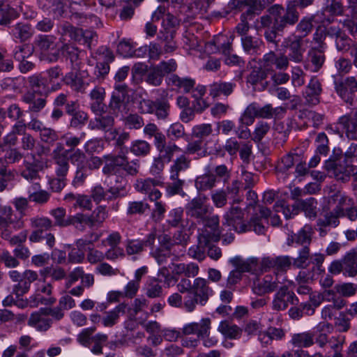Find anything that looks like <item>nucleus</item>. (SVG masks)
<instances>
[{"label": "nucleus", "instance_id": "nucleus-54", "mask_svg": "<svg viewBox=\"0 0 357 357\" xmlns=\"http://www.w3.org/2000/svg\"><path fill=\"white\" fill-rule=\"evenodd\" d=\"M31 227L36 229L48 230L52 226V222L50 219L46 217H33L30 219Z\"/></svg>", "mask_w": 357, "mask_h": 357}, {"label": "nucleus", "instance_id": "nucleus-45", "mask_svg": "<svg viewBox=\"0 0 357 357\" xmlns=\"http://www.w3.org/2000/svg\"><path fill=\"white\" fill-rule=\"evenodd\" d=\"M328 34L335 39L337 49L343 50L349 45L347 36L336 26H331L327 30Z\"/></svg>", "mask_w": 357, "mask_h": 357}, {"label": "nucleus", "instance_id": "nucleus-12", "mask_svg": "<svg viewBox=\"0 0 357 357\" xmlns=\"http://www.w3.org/2000/svg\"><path fill=\"white\" fill-rule=\"evenodd\" d=\"M51 324L52 319L48 317L45 308L32 313L28 320V325L38 331H47L51 327Z\"/></svg>", "mask_w": 357, "mask_h": 357}, {"label": "nucleus", "instance_id": "nucleus-2", "mask_svg": "<svg viewBox=\"0 0 357 357\" xmlns=\"http://www.w3.org/2000/svg\"><path fill=\"white\" fill-rule=\"evenodd\" d=\"M211 294L212 289L208 281L202 278H197L193 281L191 294L184 298L183 306L188 312H191L197 304L205 305Z\"/></svg>", "mask_w": 357, "mask_h": 357}, {"label": "nucleus", "instance_id": "nucleus-9", "mask_svg": "<svg viewBox=\"0 0 357 357\" xmlns=\"http://www.w3.org/2000/svg\"><path fill=\"white\" fill-rule=\"evenodd\" d=\"M206 200V197H197L192 199L186 206L188 215L197 219H204L210 209Z\"/></svg>", "mask_w": 357, "mask_h": 357}, {"label": "nucleus", "instance_id": "nucleus-55", "mask_svg": "<svg viewBox=\"0 0 357 357\" xmlns=\"http://www.w3.org/2000/svg\"><path fill=\"white\" fill-rule=\"evenodd\" d=\"M336 293L339 294L341 296L351 297L356 294L357 291V285L353 283H343L336 284L334 287Z\"/></svg>", "mask_w": 357, "mask_h": 357}, {"label": "nucleus", "instance_id": "nucleus-39", "mask_svg": "<svg viewBox=\"0 0 357 357\" xmlns=\"http://www.w3.org/2000/svg\"><path fill=\"white\" fill-rule=\"evenodd\" d=\"M255 118H258V105L252 102L245 109L239 121L241 124L249 126L255 122Z\"/></svg>", "mask_w": 357, "mask_h": 357}, {"label": "nucleus", "instance_id": "nucleus-1", "mask_svg": "<svg viewBox=\"0 0 357 357\" xmlns=\"http://www.w3.org/2000/svg\"><path fill=\"white\" fill-rule=\"evenodd\" d=\"M242 218L243 212L241 209L238 206H232L229 211L225 214L224 219L225 221L223 222V225L232 226L236 231L240 233L252 229L257 234H264L265 227L261 222L259 218H252L248 225L241 222Z\"/></svg>", "mask_w": 357, "mask_h": 357}, {"label": "nucleus", "instance_id": "nucleus-4", "mask_svg": "<svg viewBox=\"0 0 357 357\" xmlns=\"http://www.w3.org/2000/svg\"><path fill=\"white\" fill-rule=\"evenodd\" d=\"M307 40H304L303 36H294L284 38L282 46L289 49L288 56L291 62L295 63H302L304 58L305 48L304 45Z\"/></svg>", "mask_w": 357, "mask_h": 357}, {"label": "nucleus", "instance_id": "nucleus-60", "mask_svg": "<svg viewBox=\"0 0 357 357\" xmlns=\"http://www.w3.org/2000/svg\"><path fill=\"white\" fill-rule=\"evenodd\" d=\"M274 257H263L260 261L256 258V275L266 272L271 268L274 269Z\"/></svg>", "mask_w": 357, "mask_h": 357}, {"label": "nucleus", "instance_id": "nucleus-25", "mask_svg": "<svg viewBox=\"0 0 357 357\" xmlns=\"http://www.w3.org/2000/svg\"><path fill=\"white\" fill-rule=\"evenodd\" d=\"M38 274L36 271L31 270H26L22 273V280L15 287V291L17 296L23 295L26 293L30 284L33 282L38 280Z\"/></svg>", "mask_w": 357, "mask_h": 357}, {"label": "nucleus", "instance_id": "nucleus-63", "mask_svg": "<svg viewBox=\"0 0 357 357\" xmlns=\"http://www.w3.org/2000/svg\"><path fill=\"white\" fill-rule=\"evenodd\" d=\"M295 157L298 158V155L292 153H289L282 157L277 165L278 170L284 172L291 168L296 161Z\"/></svg>", "mask_w": 357, "mask_h": 357}, {"label": "nucleus", "instance_id": "nucleus-44", "mask_svg": "<svg viewBox=\"0 0 357 357\" xmlns=\"http://www.w3.org/2000/svg\"><path fill=\"white\" fill-rule=\"evenodd\" d=\"M151 149V144L142 139H137L132 142L130 148V152L137 156H145L149 154Z\"/></svg>", "mask_w": 357, "mask_h": 357}, {"label": "nucleus", "instance_id": "nucleus-26", "mask_svg": "<svg viewBox=\"0 0 357 357\" xmlns=\"http://www.w3.org/2000/svg\"><path fill=\"white\" fill-rule=\"evenodd\" d=\"M119 190L117 188H110L109 190H105L100 185L93 187L91 192V197L96 203H99L102 200L112 199L118 196Z\"/></svg>", "mask_w": 357, "mask_h": 357}, {"label": "nucleus", "instance_id": "nucleus-41", "mask_svg": "<svg viewBox=\"0 0 357 357\" xmlns=\"http://www.w3.org/2000/svg\"><path fill=\"white\" fill-rule=\"evenodd\" d=\"M241 43L244 51L252 54L259 49L262 41L257 37L248 35L241 38Z\"/></svg>", "mask_w": 357, "mask_h": 357}, {"label": "nucleus", "instance_id": "nucleus-7", "mask_svg": "<svg viewBox=\"0 0 357 357\" xmlns=\"http://www.w3.org/2000/svg\"><path fill=\"white\" fill-rule=\"evenodd\" d=\"M36 45L41 51V53L46 57L47 60L54 62L58 60L59 50L55 43V38L52 36H43L39 38Z\"/></svg>", "mask_w": 357, "mask_h": 357}, {"label": "nucleus", "instance_id": "nucleus-10", "mask_svg": "<svg viewBox=\"0 0 357 357\" xmlns=\"http://www.w3.org/2000/svg\"><path fill=\"white\" fill-rule=\"evenodd\" d=\"M290 59L287 55L284 54H276L274 52L271 51L266 54L263 59V66L267 70H271L273 64H274L278 70H285L289 66Z\"/></svg>", "mask_w": 357, "mask_h": 357}, {"label": "nucleus", "instance_id": "nucleus-20", "mask_svg": "<svg viewBox=\"0 0 357 357\" xmlns=\"http://www.w3.org/2000/svg\"><path fill=\"white\" fill-rule=\"evenodd\" d=\"M321 84L317 77L311 78L305 91V98L312 105H317L319 102V96L321 93Z\"/></svg>", "mask_w": 357, "mask_h": 357}, {"label": "nucleus", "instance_id": "nucleus-15", "mask_svg": "<svg viewBox=\"0 0 357 357\" xmlns=\"http://www.w3.org/2000/svg\"><path fill=\"white\" fill-rule=\"evenodd\" d=\"M294 294L289 292L288 288L282 287L275 294L273 301V308L275 310H283L288 307L289 303H294Z\"/></svg>", "mask_w": 357, "mask_h": 357}, {"label": "nucleus", "instance_id": "nucleus-50", "mask_svg": "<svg viewBox=\"0 0 357 357\" xmlns=\"http://www.w3.org/2000/svg\"><path fill=\"white\" fill-rule=\"evenodd\" d=\"M211 242H206V245H202L199 243V235L197 236V245L196 246H193L188 250V255L190 257L197 259L199 261H203L205 256V250L204 249L209 246Z\"/></svg>", "mask_w": 357, "mask_h": 357}, {"label": "nucleus", "instance_id": "nucleus-31", "mask_svg": "<svg viewBox=\"0 0 357 357\" xmlns=\"http://www.w3.org/2000/svg\"><path fill=\"white\" fill-rule=\"evenodd\" d=\"M164 52L163 49L156 43H150L149 45L141 47L136 50L135 54L136 56H143L148 53L149 57L151 60H158Z\"/></svg>", "mask_w": 357, "mask_h": 357}, {"label": "nucleus", "instance_id": "nucleus-30", "mask_svg": "<svg viewBox=\"0 0 357 357\" xmlns=\"http://www.w3.org/2000/svg\"><path fill=\"white\" fill-rule=\"evenodd\" d=\"M191 160L185 155H181L174 161L169 169V176L180 177V174L188 169L190 167Z\"/></svg>", "mask_w": 357, "mask_h": 357}, {"label": "nucleus", "instance_id": "nucleus-56", "mask_svg": "<svg viewBox=\"0 0 357 357\" xmlns=\"http://www.w3.org/2000/svg\"><path fill=\"white\" fill-rule=\"evenodd\" d=\"M155 109L153 113L158 119H165L169 114V103L165 99H157L155 100Z\"/></svg>", "mask_w": 357, "mask_h": 357}, {"label": "nucleus", "instance_id": "nucleus-43", "mask_svg": "<svg viewBox=\"0 0 357 357\" xmlns=\"http://www.w3.org/2000/svg\"><path fill=\"white\" fill-rule=\"evenodd\" d=\"M16 17V11L8 4L0 1V24L6 25Z\"/></svg>", "mask_w": 357, "mask_h": 357}, {"label": "nucleus", "instance_id": "nucleus-27", "mask_svg": "<svg viewBox=\"0 0 357 357\" xmlns=\"http://www.w3.org/2000/svg\"><path fill=\"white\" fill-rule=\"evenodd\" d=\"M126 307L127 305L121 303L112 310L107 312L102 319L103 326L105 327H112L114 326L117 323L120 315L125 314Z\"/></svg>", "mask_w": 357, "mask_h": 357}, {"label": "nucleus", "instance_id": "nucleus-62", "mask_svg": "<svg viewBox=\"0 0 357 357\" xmlns=\"http://www.w3.org/2000/svg\"><path fill=\"white\" fill-rule=\"evenodd\" d=\"M63 53H66L72 63L73 69L78 68V63L77 61L79 57V50L77 47L69 44H64L61 48Z\"/></svg>", "mask_w": 357, "mask_h": 357}, {"label": "nucleus", "instance_id": "nucleus-3", "mask_svg": "<svg viewBox=\"0 0 357 357\" xmlns=\"http://www.w3.org/2000/svg\"><path fill=\"white\" fill-rule=\"evenodd\" d=\"M202 220L204 226L198 234L199 243L206 245V242L219 241L222 231L219 227L218 215H215L210 217L206 215Z\"/></svg>", "mask_w": 357, "mask_h": 357}, {"label": "nucleus", "instance_id": "nucleus-46", "mask_svg": "<svg viewBox=\"0 0 357 357\" xmlns=\"http://www.w3.org/2000/svg\"><path fill=\"white\" fill-rule=\"evenodd\" d=\"M90 227L101 225L107 218V211L102 206H98L93 212L89 215Z\"/></svg>", "mask_w": 357, "mask_h": 357}, {"label": "nucleus", "instance_id": "nucleus-16", "mask_svg": "<svg viewBox=\"0 0 357 357\" xmlns=\"http://www.w3.org/2000/svg\"><path fill=\"white\" fill-rule=\"evenodd\" d=\"M278 287L277 279L267 275L254 283L253 291L259 296L274 291Z\"/></svg>", "mask_w": 357, "mask_h": 357}, {"label": "nucleus", "instance_id": "nucleus-53", "mask_svg": "<svg viewBox=\"0 0 357 357\" xmlns=\"http://www.w3.org/2000/svg\"><path fill=\"white\" fill-rule=\"evenodd\" d=\"M213 132V127L210 123H201L193 127L192 135L196 138L203 139Z\"/></svg>", "mask_w": 357, "mask_h": 357}, {"label": "nucleus", "instance_id": "nucleus-18", "mask_svg": "<svg viewBox=\"0 0 357 357\" xmlns=\"http://www.w3.org/2000/svg\"><path fill=\"white\" fill-rule=\"evenodd\" d=\"M176 31L174 29H167L160 31L158 35V40L163 44V51L165 53H171L177 48L176 42L174 40Z\"/></svg>", "mask_w": 357, "mask_h": 357}, {"label": "nucleus", "instance_id": "nucleus-59", "mask_svg": "<svg viewBox=\"0 0 357 357\" xmlns=\"http://www.w3.org/2000/svg\"><path fill=\"white\" fill-rule=\"evenodd\" d=\"M274 210L276 213L282 212L284 217L288 219L298 213V208L296 204L291 207L285 206L284 202H277L274 205Z\"/></svg>", "mask_w": 357, "mask_h": 357}, {"label": "nucleus", "instance_id": "nucleus-47", "mask_svg": "<svg viewBox=\"0 0 357 357\" xmlns=\"http://www.w3.org/2000/svg\"><path fill=\"white\" fill-rule=\"evenodd\" d=\"M212 174L216 182L222 181L227 183L231 178V170L227 165L222 164L215 166Z\"/></svg>", "mask_w": 357, "mask_h": 357}, {"label": "nucleus", "instance_id": "nucleus-6", "mask_svg": "<svg viewBox=\"0 0 357 357\" xmlns=\"http://www.w3.org/2000/svg\"><path fill=\"white\" fill-rule=\"evenodd\" d=\"M353 163L354 155L350 153H346L344 159L338 161L335 178L344 182L348 181L351 176H355L357 174V166Z\"/></svg>", "mask_w": 357, "mask_h": 357}, {"label": "nucleus", "instance_id": "nucleus-24", "mask_svg": "<svg viewBox=\"0 0 357 357\" xmlns=\"http://www.w3.org/2000/svg\"><path fill=\"white\" fill-rule=\"evenodd\" d=\"M341 123L347 130V136L351 139L357 138V112H351L340 119Z\"/></svg>", "mask_w": 357, "mask_h": 357}, {"label": "nucleus", "instance_id": "nucleus-14", "mask_svg": "<svg viewBox=\"0 0 357 357\" xmlns=\"http://www.w3.org/2000/svg\"><path fill=\"white\" fill-rule=\"evenodd\" d=\"M29 200L38 205L47 204L50 199V193L45 190L40 189L39 183H34L27 190Z\"/></svg>", "mask_w": 357, "mask_h": 357}, {"label": "nucleus", "instance_id": "nucleus-29", "mask_svg": "<svg viewBox=\"0 0 357 357\" xmlns=\"http://www.w3.org/2000/svg\"><path fill=\"white\" fill-rule=\"evenodd\" d=\"M61 41L66 44V41H79L82 39V29L73 26L68 23L63 24L59 30Z\"/></svg>", "mask_w": 357, "mask_h": 357}, {"label": "nucleus", "instance_id": "nucleus-52", "mask_svg": "<svg viewBox=\"0 0 357 357\" xmlns=\"http://www.w3.org/2000/svg\"><path fill=\"white\" fill-rule=\"evenodd\" d=\"M312 229L310 226H305L296 236V243L308 247L311 243Z\"/></svg>", "mask_w": 357, "mask_h": 357}, {"label": "nucleus", "instance_id": "nucleus-21", "mask_svg": "<svg viewBox=\"0 0 357 357\" xmlns=\"http://www.w3.org/2000/svg\"><path fill=\"white\" fill-rule=\"evenodd\" d=\"M218 331L229 340L239 339L242 334V329L239 326L227 320L220 321Z\"/></svg>", "mask_w": 357, "mask_h": 357}, {"label": "nucleus", "instance_id": "nucleus-5", "mask_svg": "<svg viewBox=\"0 0 357 357\" xmlns=\"http://www.w3.org/2000/svg\"><path fill=\"white\" fill-rule=\"evenodd\" d=\"M15 218L18 221H21L22 225L20 227L17 228L14 226L13 223L6 222V225L3 227H1V236L2 238L7 240L11 245H22L24 243L26 242L27 238V231H24L20 233L17 235L11 236L12 231L10 230V227H12L15 230H20L24 227V221L22 219L21 217H17L15 213Z\"/></svg>", "mask_w": 357, "mask_h": 357}, {"label": "nucleus", "instance_id": "nucleus-35", "mask_svg": "<svg viewBox=\"0 0 357 357\" xmlns=\"http://www.w3.org/2000/svg\"><path fill=\"white\" fill-rule=\"evenodd\" d=\"M13 35L20 41H25L29 39L34 33L31 25L28 23L19 22L16 24L13 30Z\"/></svg>", "mask_w": 357, "mask_h": 357}, {"label": "nucleus", "instance_id": "nucleus-64", "mask_svg": "<svg viewBox=\"0 0 357 357\" xmlns=\"http://www.w3.org/2000/svg\"><path fill=\"white\" fill-rule=\"evenodd\" d=\"M167 135L172 140H177L185 135L183 126L180 123L172 124L167 131Z\"/></svg>", "mask_w": 357, "mask_h": 357}, {"label": "nucleus", "instance_id": "nucleus-36", "mask_svg": "<svg viewBox=\"0 0 357 357\" xmlns=\"http://www.w3.org/2000/svg\"><path fill=\"white\" fill-rule=\"evenodd\" d=\"M216 183L215 178L212 173H206L196 178L195 185L199 191H206L212 190Z\"/></svg>", "mask_w": 357, "mask_h": 357}, {"label": "nucleus", "instance_id": "nucleus-32", "mask_svg": "<svg viewBox=\"0 0 357 357\" xmlns=\"http://www.w3.org/2000/svg\"><path fill=\"white\" fill-rule=\"evenodd\" d=\"M309 61L313 66V71L318 72L325 62V54L323 47H312L307 53Z\"/></svg>", "mask_w": 357, "mask_h": 357}, {"label": "nucleus", "instance_id": "nucleus-51", "mask_svg": "<svg viewBox=\"0 0 357 357\" xmlns=\"http://www.w3.org/2000/svg\"><path fill=\"white\" fill-rule=\"evenodd\" d=\"M170 182L167 185L166 190L167 192L169 195H174L180 194L183 191V186L185 183V181L180 177H170Z\"/></svg>", "mask_w": 357, "mask_h": 357}, {"label": "nucleus", "instance_id": "nucleus-58", "mask_svg": "<svg viewBox=\"0 0 357 357\" xmlns=\"http://www.w3.org/2000/svg\"><path fill=\"white\" fill-rule=\"evenodd\" d=\"M47 3L44 6L47 7L50 13H52L54 18L62 16L64 9L63 3L60 0H46Z\"/></svg>", "mask_w": 357, "mask_h": 357}, {"label": "nucleus", "instance_id": "nucleus-33", "mask_svg": "<svg viewBox=\"0 0 357 357\" xmlns=\"http://www.w3.org/2000/svg\"><path fill=\"white\" fill-rule=\"evenodd\" d=\"M52 291V287L50 284L42 283L38 284V287L36 290V295L34 296V301L37 303L43 305H52L55 303L56 299L53 297L43 298L41 296V294L47 296H50Z\"/></svg>", "mask_w": 357, "mask_h": 357}, {"label": "nucleus", "instance_id": "nucleus-17", "mask_svg": "<svg viewBox=\"0 0 357 357\" xmlns=\"http://www.w3.org/2000/svg\"><path fill=\"white\" fill-rule=\"evenodd\" d=\"M114 119L109 114L105 113L96 115L94 119L90 120L89 123V128L91 130L107 131L113 127Z\"/></svg>", "mask_w": 357, "mask_h": 357}, {"label": "nucleus", "instance_id": "nucleus-61", "mask_svg": "<svg viewBox=\"0 0 357 357\" xmlns=\"http://www.w3.org/2000/svg\"><path fill=\"white\" fill-rule=\"evenodd\" d=\"M38 167L32 163H26L24 169L21 172L22 176L29 181H36L40 178Z\"/></svg>", "mask_w": 357, "mask_h": 357}, {"label": "nucleus", "instance_id": "nucleus-28", "mask_svg": "<svg viewBox=\"0 0 357 357\" xmlns=\"http://www.w3.org/2000/svg\"><path fill=\"white\" fill-rule=\"evenodd\" d=\"M229 261L240 273L249 272L256 275V258L243 260L240 257H236L231 259Z\"/></svg>", "mask_w": 357, "mask_h": 357}, {"label": "nucleus", "instance_id": "nucleus-42", "mask_svg": "<svg viewBox=\"0 0 357 357\" xmlns=\"http://www.w3.org/2000/svg\"><path fill=\"white\" fill-rule=\"evenodd\" d=\"M234 86L230 82H215L211 86L210 94L214 98L220 94L229 96L232 93Z\"/></svg>", "mask_w": 357, "mask_h": 357}, {"label": "nucleus", "instance_id": "nucleus-22", "mask_svg": "<svg viewBox=\"0 0 357 357\" xmlns=\"http://www.w3.org/2000/svg\"><path fill=\"white\" fill-rule=\"evenodd\" d=\"M167 84L176 87L180 91L189 93L193 89L195 82L190 77H181L174 74L168 77Z\"/></svg>", "mask_w": 357, "mask_h": 357}, {"label": "nucleus", "instance_id": "nucleus-23", "mask_svg": "<svg viewBox=\"0 0 357 357\" xmlns=\"http://www.w3.org/2000/svg\"><path fill=\"white\" fill-rule=\"evenodd\" d=\"M22 101L29 105L28 112L36 114L40 112L45 106L46 100L43 98L36 97L35 92L27 91L22 98Z\"/></svg>", "mask_w": 357, "mask_h": 357}, {"label": "nucleus", "instance_id": "nucleus-57", "mask_svg": "<svg viewBox=\"0 0 357 357\" xmlns=\"http://www.w3.org/2000/svg\"><path fill=\"white\" fill-rule=\"evenodd\" d=\"M162 293V286L155 279L151 280L146 285V295L150 298L160 297Z\"/></svg>", "mask_w": 357, "mask_h": 357}, {"label": "nucleus", "instance_id": "nucleus-11", "mask_svg": "<svg viewBox=\"0 0 357 357\" xmlns=\"http://www.w3.org/2000/svg\"><path fill=\"white\" fill-rule=\"evenodd\" d=\"M211 324V321L209 318H203L199 322L185 325L182 329V333L185 335L195 334L198 337L203 338L210 333Z\"/></svg>", "mask_w": 357, "mask_h": 357}, {"label": "nucleus", "instance_id": "nucleus-40", "mask_svg": "<svg viewBox=\"0 0 357 357\" xmlns=\"http://www.w3.org/2000/svg\"><path fill=\"white\" fill-rule=\"evenodd\" d=\"M296 208L305 212V215L308 217H315L317 202L312 197L303 200L298 199L296 202Z\"/></svg>", "mask_w": 357, "mask_h": 357}, {"label": "nucleus", "instance_id": "nucleus-34", "mask_svg": "<svg viewBox=\"0 0 357 357\" xmlns=\"http://www.w3.org/2000/svg\"><path fill=\"white\" fill-rule=\"evenodd\" d=\"M344 264V274L349 277L357 275V252L347 253L342 259Z\"/></svg>", "mask_w": 357, "mask_h": 357}, {"label": "nucleus", "instance_id": "nucleus-48", "mask_svg": "<svg viewBox=\"0 0 357 357\" xmlns=\"http://www.w3.org/2000/svg\"><path fill=\"white\" fill-rule=\"evenodd\" d=\"M183 216V211L181 208H174L170 211L167 222L172 227L184 228L185 225H184Z\"/></svg>", "mask_w": 357, "mask_h": 357}, {"label": "nucleus", "instance_id": "nucleus-8", "mask_svg": "<svg viewBox=\"0 0 357 357\" xmlns=\"http://www.w3.org/2000/svg\"><path fill=\"white\" fill-rule=\"evenodd\" d=\"M161 183L159 180L155 178H140L137 180L135 188L141 193L148 194L151 201H156L161 197V192L155 190V187Z\"/></svg>", "mask_w": 357, "mask_h": 357}, {"label": "nucleus", "instance_id": "nucleus-19", "mask_svg": "<svg viewBox=\"0 0 357 357\" xmlns=\"http://www.w3.org/2000/svg\"><path fill=\"white\" fill-rule=\"evenodd\" d=\"M53 159L56 165L55 172L58 177L66 178L69 170L68 151L63 153L53 151Z\"/></svg>", "mask_w": 357, "mask_h": 357}, {"label": "nucleus", "instance_id": "nucleus-37", "mask_svg": "<svg viewBox=\"0 0 357 357\" xmlns=\"http://www.w3.org/2000/svg\"><path fill=\"white\" fill-rule=\"evenodd\" d=\"M70 225H73L77 230L84 231L86 225L90 227L89 215L78 213L74 215L68 216L66 227Z\"/></svg>", "mask_w": 357, "mask_h": 357}, {"label": "nucleus", "instance_id": "nucleus-13", "mask_svg": "<svg viewBox=\"0 0 357 357\" xmlns=\"http://www.w3.org/2000/svg\"><path fill=\"white\" fill-rule=\"evenodd\" d=\"M298 20V13L296 11L295 6H289L285 13L275 18L274 22V28L278 31H282L287 25H293Z\"/></svg>", "mask_w": 357, "mask_h": 357}, {"label": "nucleus", "instance_id": "nucleus-49", "mask_svg": "<svg viewBox=\"0 0 357 357\" xmlns=\"http://www.w3.org/2000/svg\"><path fill=\"white\" fill-rule=\"evenodd\" d=\"M344 215V209L340 206H335V208L325 216L323 221L324 226H337L339 224L338 218Z\"/></svg>", "mask_w": 357, "mask_h": 357}, {"label": "nucleus", "instance_id": "nucleus-38", "mask_svg": "<svg viewBox=\"0 0 357 357\" xmlns=\"http://www.w3.org/2000/svg\"><path fill=\"white\" fill-rule=\"evenodd\" d=\"M291 343L297 347H310L314 343V335L308 332L294 334Z\"/></svg>", "mask_w": 357, "mask_h": 357}]
</instances>
